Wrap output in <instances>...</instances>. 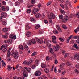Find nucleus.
Segmentation results:
<instances>
[{
    "label": "nucleus",
    "mask_w": 79,
    "mask_h": 79,
    "mask_svg": "<svg viewBox=\"0 0 79 79\" xmlns=\"http://www.w3.org/2000/svg\"><path fill=\"white\" fill-rule=\"evenodd\" d=\"M23 70L24 71L23 73V76L24 77H27L28 74V73H27L26 71H28V73H30L31 72V69L30 68H27V67H25L23 69Z\"/></svg>",
    "instance_id": "obj_1"
},
{
    "label": "nucleus",
    "mask_w": 79,
    "mask_h": 79,
    "mask_svg": "<svg viewBox=\"0 0 79 79\" xmlns=\"http://www.w3.org/2000/svg\"><path fill=\"white\" fill-rule=\"evenodd\" d=\"M59 18L60 19H63V22L64 23H66L68 21V17L67 16H66L63 18V16L62 15H59Z\"/></svg>",
    "instance_id": "obj_2"
},
{
    "label": "nucleus",
    "mask_w": 79,
    "mask_h": 79,
    "mask_svg": "<svg viewBox=\"0 0 79 79\" xmlns=\"http://www.w3.org/2000/svg\"><path fill=\"white\" fill-rule=\"evenodd\" d=\"M39 10L38 8H34L32 10L31 12L33 14L35 15L39 12Z\"/></svg>",
    "instance_id": "obj_3"
},
{
    "label": "nucleus",
    "mask_w": 79,
    "mask_h": 79,
    "mask_svg": "<svg viewBox=\"0 0 79 79\" xmlns=\"http://www.w3.org/2000/svg\"><path fill=\"white\" fill-rule=\"evenodd\" d=\"M55 17H56L55 15L53 13H51L50 15H48V18H51V19H55Z\"/></svg>",
    "instance_id": "obj_4"
},
{
    "label": "nucleus",
    "mask_w": 79,
    "mask_h": 79,
    "mask_svg": "<svg viewBox=\"0 0 79 79\" xmlns=\"http://www.w3.org/2000/svg\"><path fill=\"white\" fill-rule=\"evenodd\" d=\"M60 46L58 45H57L56 46H54L53 47V48L56 52L58 51L59 49L60 48Z\"/></svg>",
    "instance_id": "obj_5"
},
{
    "label": "nucleus",
    "mask_w": 79,
    "mask_h": 79,
    "mask_svg": "<svg viewBox=\"0 0 79 79\" xmlns=\"http://www.w3.org/2000/svg\"><path fill=\"white\" fill-rule=\"evenodd\" d=\"M52 41L54 44H56V43H57V42H56V40H57V39H56V38L55 36H53L52 37Z\"/></svg>",
    "instance_id": "obj_6"
},
{
    "label": "nucleus",
    "mask_w": 79,
    "mask_h": 79,
    "mask_svg": "<svg viewBox=\"0 0 79 79\" xmlns=\"http://www.w3.org/2000/svg\"><path fill=\"white\" fill-rule=\"evenodd\" d=\"M36 42H37L38 43L40 44H42L43 42H44V40H43V39L41 38L37 40Z\"/></svg>",
    "instance_id": "obj_7"
},
{
    "label": "nucleus",
    "mask_w": 79,
    "mask_h": 79,
    "mask_svg": "<svg viewBox=\"0 0 79 79\" xmlns=\"http://www.w3.org/2000/svg\"><path fill=\"white\" fill-rule=\"evenodd\" d=\"M14 58H15V59H17L18 57H19V56L18 55V52H14Z\"/></svg>",
    "instance_id": "obj_8"
},
{
    "label": "nucleus",
    "mask_w": 79,
    "mask_h": 79,
    "mask_svg": "<svg viewBox=\"0 0 79 79\" xmlns=\"http://www.w3.org/2000/svg\"><path fill=\"white\" fill-rule=\"evenodd\" d=\"M35 74L36 76H40L42 74V73L40 71H38L35 72Z\"/></svg>",
    "instance_id": "obj_9"
},
{
    "label": "nucleus",
    "mask_w": 79,
    "mask_h": 79,
    "mask_svg": "<svg viewBox=\"0 0 79 79\" xmlns=\"http://www.w3.org/2000/svg\"><path fill=\"white\" fill-rule=\"evenodd\" d=\"M13 42L11 39H8L7 40L4 41L5 43H8V44H12V42Z\"/></svg>",
    "instance_id": "obj_10"
},
{
    "label": "nucleus",
    "mask_w": 79,
    "mask_h": 79,
    "mask_svg": "<svg viewBox=\"0 0 79 79\" xmlns=\"http://www.w3.org/2000/svg\"><path fill=\"white\" fill-rule=\"evenodd\" d=\"M9 37L10 38H11V39H13V40H16V36L13 34H11L10 35Z\"/></svg>",
    "instance_id": "obj_11"
},
{
    "label": "nucleus",
    "mask_w": 79,
    "mask_h": 79,
    "mask_svg": "<svg viewBox=\"0 0 79 79\" xmlns=\"http://www.w3.org/2000/svg\"><path fill=\"white\" fill-rule=\"evenodd\" d=\"M74 57L75 59H76L77 60V61H79V54L77 53L76 54H75L74 56Z\"/></svg>",
    "instance_id": "obj_12"
},
{
    "label": "nucleus",
    "mask_w": 79,
    "mask_h": 79,
    "mask_svg": "<svg viewBox=\"0 0 79 79\" xmlns=\"http://www.w3.org/2000/svg\"><path fill=\"white\" fill-rule=\"evenodd\" d=\"M30 20L31 21L33 22V23H35V21H36V20H35V19L32 17L30 19Z\"/></svg>",
    "instance_id": "obj_13"
},
{
    "label": "nucleus",
    "mask_w": 79,
    "mask_h": 79,
    "mask_svg": "<svg viewBox=\"0 0 79 79\" xmlns=\"http://www.w3.org/2000/svg\"><path fill=\"white\" fill-rule=\"evenodd\" d=\"M1 15L2 17L6 18V13L5 12H2L1 13Z\"/></svg>",
    "instance_id": "obj_14"
},
{
    "label": "nucleus",
    "mask_w": 79,
    "mask_h": 79,
    "mask_svg": "<svg viewBox=\"0 0 79 79\" xmlns=\"http://www.w3.org/2000/svg\"><path fill=\"white\" fill-rule=\"evenodd\" d=\"M15 6H19L20 5V3L18 1L16 2L15 3Z\"/></svg>",
    "instance_id": "obj_15"
},
{
    "label": "nucleus",
    "mask_w": 79,
    "mask_h": 79,
    "mask_svg": "<svg viewBox=\"0 0 79 79\" xmlns=\"http://www.w3.org/2000/svg\"><path fill=\"white\" fill-rule=\"evenodd\" d=\"M31 44H36V41L34 39H31Z\"/></svg>",
    "instance_id": "obj_16"
},
{
    "label": "nucleus",
    "mask_w": 79,
    "mask_h": 79,
    "mask_svg": "<svg viewBox=\"0 0 79 79\" xmlns=\"http://www.w3.org/2000/svg\"><path fill=\"white\" fill-rule=\"evenodd\" d=\"M31 28V27H29V24H27L26 26V30H28V29H30Z\"/></svg>",
    "instance_id": "obj_17"
},
{
    "label": "nucleus",
    "mask_w": 79,
    "mask_h": 79,
    "mask_svg": "<svg viewBox=\"0 0 79 79\" xmlns=\"http://www.w3.org/2000/svg\"><path fill=\"white\" fill-rule=\"evenodd\" d=\"M49 51L50 53L53 54L54 53V52H53V49L52 48H50L49 49Z\"/></svg>",
    "instance_id": "obj_18"
},
{
    "label": "nucleus",
    "mask_w": 79,
    "mask_h": 79,
    "mask_svg": "<svg viewBox=\"0 0 79 79\" xmlns=\"http://www.w3.org/2000/svg\"><path fill=\"white\" fill-rule=\"evenodd\" d=\"M39 60L38 59H37L35 60V66H38L39 65Z\"/></svg>",
    "instance_id": "obj_19"
},
{
    "label": "nucleus",
    "mask_w": 79,
    "mask_h": 79,
    "mask_svg": "<svg viewBox=\"0 0 79 79\" xmlns=\"http://www.w3.org/2000/svg\"><path fill=\"white\" fill-rule=\"evenodd\" d=\"M65 65V63H63L62 64H61L60 65V68L61 69H63V68L64 65Z\"/></svg>",
    "instance_id": "obj_20"
},
{
    "label": "nucleus",
    "mask_w": 79,
    "mask_h": 79,
    "mask_svg": "<svg viewBox=\"0 0 79 79\" xmlns=\"http://www.w3.org/2000/svg\"><path fill=\"white\" fill-rule=\"evenodd\" d=\"M26 35L28 37H31V33L29 32H27V33Z\"/></svg>",
    "instance_id": "obj_21"
},
{
    "label": "nucleus",
    "mask_w": 79,
    "mask_h": 79,
    "mask_svg": "<svg viewBox=\"0 0 79 79\" xmlns=\"http://www.w3.org/2000/svg\"><path fill=\"white\" fill-rule=\"evenodd\" d=\"M38 32L40 34H42L44 33V30L42 29H40L38 31Z\"/></svg>",
    "instance_id": "obj_22"
},
{
    "label": "nucleus",
    "mask_w": 79,
    "mask_h": 79,
    "mask_svg": "<svg viewBox=\"0 0 79 79\" xmlns=\"http://www.w3.org/2000/svg\"><path fill=\"white\" fill-rule=\"evenodd\" d=\"M7 67V69H8L9 71L11 70V69H13V67H11V65H8Z\"/></svg>",
    "instance_id": "obj_23"
},
{
    "label": "nucleus",
    "mask_w": 79,
    "mask_h": 79,
    "mask_svg": "<svg viewBox=\"0 0 79 79\" xmlns=\"http://www.w3.org/2000/svg\"><path fill=\"white\" fill-rule=\"evenodd\" d=\"M56 27L57 29H58V30L59 32H62L60 28V26L58 25H57Z\"/></svg>",
    "instance_id": "obj_24"
},
{
    "label": "nucleus",
    "mask_w": 79,
    "mask_h": 79,
    "mask_svg": "<svg viewBox=\"0 0 79 79\" xmlns=\"http://www.w3.org/2000/svg\"><path fill=\"white\" fill-rule=\"evenodd\" d=\"M40 16H41V15L39 13L35 15L36 18H40Z\"/></svg>",
    "instance_id": "obj_25"
},
{
    "label": "nucleus",
    "mask_w": 79,
    "mask_h": 79,
    "mask_svg": "<svg viewBox=\"0 0 79 79\" xmlns=\"http://www.w3.org/2000/svg\"><path fill=\"white\" fill-rule=\"evenodd\" d=\"M42 68H44L45 67H46V66H47V65L46 64H44V63H41V65Z\"/></svg>",
    "instance_id": "obj_26"
},
{
    "label": "nucleus",
    "mask_w": 79,
    "mask_h": 79,
    "mask_svg": "<svg viewBox=\"0 0 79 79\" xmlns=\"http://www.w3.org/2000/svg\"><path fill=\"white\" fill-rule=\"evenodd\" d=\"M7 50H8V48H5L2 51H1V52H2V53H5Z\"/></svg>",
    "instance_id": "obj_27"
},
{
    "label": "nucleus",
    "mask_w": 79,
    "mask_h": 79,
    "mask_svg": "<svg viewBox=\"0 0 79 79\" xmlns=\"http://www.w3.org/2000/svg\"><path fill=\"white\" fill-rule=\"evenodd\" d=\"M79 31V28L77 27V29H75L74 30V32L76 34L77 33V32H78Z\"/></svg>",
    "instance_id": "obj_28"
},
{
    "label": "nucleus",
    "mask_w": 79,
    "mask_h": 79,
    "mask_svg": "<svg viewBox=\"0 0 79 79\" xmlns=\"http://www.w3.org/2000/svg\"><path fill=\"white\" fill-rule=\"evenodd\" d=\"M27 43L28 45H31V44H32L31 40H27Z\"/></svg>",
    "instance_id": "obj_29"
},
{
    "label": "nucleus",
    "mask_w": 79,
    "mask_h": 79,
    "mask_svg": "<svg viewBox=\"0 0 79 79\" xmlns=\"http://www.w3.org/2000/svg\"><path fill=\"white\" fill-rule=\"evenodd\" d=\"M19 48L20 49L22 50H24V48L23 47V45H20L19 46Z\"/></svg>",
    "instance_id": "obj_30"
},
{
    "label": "nucleus",
    "mask_w": 79,
    "mask_h": 79,
    "mask_svg": "<svg viewBox=\"0 0 79 79\" xmlns=\"http://www.w3.org/2000/svg\"><path fill=\"white\" fill-rule=\"evenodd\" d=\"M1 9L3 11H6V8H5V7L4 6H2L1 7Z\"/></svg>",
    "instance_id": "obj_31"
},
{
    "label": "nucleus",
    "mask_w": 79,
    "mask_h": 79,
    "mask_svg": "<svg viewBox=\"0 0 79 79\" xmlns=\"http://www.w3.org/2000/svg\"><path fill=\"white\" fill-rule=\"evenodd\" d=\"M24 48L25 50H27L29 49V47H28V46H27V45H25L24 46Z\"/></svg>",
    "instance_id": "obj_32"
},
{
    "label": "nucleus",
    "mask_w": 79,
    "mask_h": 79,
    "mask_svg": "<svg viewBox=\"0 0 79 79\" xmlns=\"http://www.w3.org/2000/svg\"><path fill=\"white\" fill-rule=\"evenodd\" d=\"M10 49H9V50L8 51V53H7V57L9 58L10 57Z\"/></svg>",
    "instance_id": "obj_33"
},
{
    "label": "nucleus",
    "mask_w": 79,
    "mask_h": 79,
    "mask_svg": "<svg viewBox=\"0 0 79 79\" xmlns=\"http://www.w3.org/2000/svg\"><path fill=\"white\" fill-rule=\"evenodd\" d=\"M29 61L30 63H33L34 61V59H29Z\"/></svg>",
    "instance_id": "obj_34"
},
{
    "label": "nucleus",
    "mask_w": 79,
    "mask_h": 79,
    "mask_svg": "<svg viewBox=\"0 0 79 79\" xmlns=\"http://www.w3.org/2000/svg\"><path fill=\"white\" fill-rule=\"evenodd\" d=\"M48 19L49 20L50 23H52V19L48 17Z\"/></svg>",
    "instance_id": "obj_35"
},
{
    "label": "nucleus",
    "mask_w": 79,
    "mask_h": 79,
    "mask_svg": "<svg viewBox=\"0 0 79 79\" xmlns=\"http://www.w3.org/2000/svg\"><path fill=\"white\" fill-rule=\"evenodd\" d=\"M62 27L63 29H67V27H66V26L64 24L62 25Z\"/></svg>",
    "instance_id": "obj_36"
},
{
    "label": "nucleus",
    "mask_w": 79,
    "mask_h": 79,
    "mask_svg": "<svg viewBox=\"0 0 79 79\" xmlns=\"http://www.w3.org/2000/svg\"><path fill=\"white\" fill-rule=\"evenodd\" d=\"M8 29L7 28H4L3 29V31L5 32H6L8 31Z\"/></svg>",
    "instance_id": "obj_37"
},
{
    "label": "nucleus",
    "mask_w": 79,
    "mask_h": 79,
    "mask_svg": "<svg viewBox=\"0 0 79 79\" xmlns=\"http://www.w3.org/2000/svg\"><path fill=\"white\" fill-rule=\"evenodd\" d=\"M31 3L32 4H34L35 3V0H31Z\"/></svg>",
    "instance_id": "obj_38"
},
{
    "label": "nucleus",
    "mask_w": 79,
    "mask_h": 79,
    "mask_svg": "<svg viewBox=\"0 0 79 79\" xmlns=\"http://www.w3.org/2000/svg\"><path fill=\"white\" fill-rule=\"evenodd\" d=\"M44 70L45 73H49V70L48 69L46 68Z\"/></svg>",
    "instance_id": "obj_39"
},
{
    "label": "nucleus",
    "mask_w": 79,
    "mask_h": 79,
    "mask_svg": "<svg viewBox=\"0 0 79 79\" xmlns=\"http://www.w3.org/2000/svg\"><path fill=\"white\" fill-rule=\"evenodd\" d=\"M52 4V1H49L47 4V6H49V5H50Z\"/></svg>",
    "instance_id": "obj_40"
},
{
    "label": "nucleus",
    "mask_w": 79,
    "mask_h": 79,
    "mask_svg": "<svg viewBox=\"0 0 79 79\" xmlns=\"http://www.w3.org/2000/svg\"><path fill=\"white\" fill-rule=\"evenodd\" d=\"M2 37L3 38H5L6 39H7L8 38V36L6 35H2Z\"/></svg>",
    "instance_id": "obj_41"
},
{
    "label": "nucleus",
    "mask_w": 79,
    "mask_h": 79,
    "mask_svg": "<svg viewBox=\"0 0 79 79\" xmlns=\"http://www.w3.org/2000/svg\"><path fill=\"white\" fill-rule=\"evenodd\" d=\"M53 33L56 34H58V31L56 30H55L53 31Z\"/></svg>",
    "instance_id": "obj_42"
},
{
    "label": "nucleus",
    "mask_w": 79,
    "mask_h": 79,
    "mask_svg": "<svg viewBox=\"0 0 79 79\" xmlns=\"http://www.w3.org/2000/svg\"><path fill=\"white\" fill-rule=\"evenodd\" d=\"M31 9H28L27 12V13H31Z\"/></svg>",
    "instance_id": "obj_43"
},
{
    "label": "nucleus",
    "mask_w": 79,
    "mask_h": 79,
    "mask_svg": "<svg viewBox=\"0 0 79 79\" xmlns=\"http://www.w3.org/2000/svg\"><path fill=\"white\" fill-rule=\"evenodd\" d=\"M28 8H32V7H33V5H31L30 4H29L28 5Z\"/></svg>",
    "instance_id": "obj_44"
},
{
    "label": "nucleus",
    "mask_w": 79,
    "mask_h": 79,
    "mask_svg": "<svg viewBox=\"0 0 79 79\" xmlns=\"http://www.w3.org/2000/svg\"><path fill=\"white\" fill-rule=\"evenodd\" d=\"M39 27H40V25H39V24L37 25L35 27V28L36 29H39Z\"/></svg>",
    "instance_id": "obj_45"
},
{
    "label": "nucleus",
    "mask_w": 79,
    "mask_h": 79,
    "mask_svg": "<svg viewBox=\"0 0 79 79\" xmlns=\"http://www.w3.org/2000/svg\"><path fill=\"white\" fill-rule=\"evenodd\" d=\"M59 40H60V41H61V42H63L64 41V40H63V38H60L59 39Z\"/></svg>",
    "instance_id": "obj_46"
},
{
    "label": "nucleus",
    "mask_w": 79,
    "mask_h": 79,
    "mask_svg": "<svg viewBox=\"0 0 79 79\" xmlns=\"http://www.w3.org/2000/svg\"><path fill=\"white\" fill-rule=\"evenodd\" d=\"M36 55H37V53L34 52V53H32V54L31 55V56H34Z\"/></svg>",
    "instance_id": "obj_47"
},
{
    "label": "nucleus",
    "mask_w": 79,
    "mask_h": 79,
    "mask_svg": "<svg viewBox=\"0 0 79 79\" xmlns=\"http://www.w3.org/2000/svg\"><path fill=\"white\" fill-rule=\"evenodd\" d=\"M75 16H77L78 18H79V12H78L76 14Z\"/></svg>",
    "instance_id": "obj_48"
},
{
    "label": "nucleus",
    "mask_w": 79,
    "mask_h": 79,
    "mask_svg": "<svg viewBox=\"0 0 79 79\" xmlns=\"http://www.w3.org/2000/svg\"><path fill=\"white\" fill-rule=\"evenodd\" d=\"M71 63L69 62H67V63H66V64L68 66H70V65H71Z\"/></svg>",
    "instance_id": "obj_49"
},
{
    "label": "nucleus",
    "mask_w": 79,
    "mask_h": 79,
    "mask_svg": "<svg viewBox=\"0 0 79 79\" xmlns=\"http://www.w3.org/2000/svg\"><path fill=\"white\" fill-rule=\"evenodd\" d=\"M37 66L36 65H33V66H32L31 68L32 69H34Z\"/></svg>",
    "instance_id": "obj_50"
},
{
    "label": "nucleus",
    "mask_w": 79,
    "mask_h": 79,
    "mask_svg": "<svg viewBox=\"0 0 79 79\" xmlns=\"http://www.w3.org/2000/svg\"><path fill=\"white\" fill-rule=\"evenodd\" d=\"M54 63L55 64H57L58 63V60H55L54 61Z\"/></svg>",
    "instance_id": "obj_51"
},
{
    "label": "nucleus",
    "mask_w": 79,
    "mask_h": 79,
    "mask_svg": "<svg viewBox=\"0 0 79 79\" xmlns=\"http://www.w3.org/2000/svg\"><path fill=\"white\" fill-rule=\"evenodd\" d=\"M60 5L61 7H62V8H63V9H64V6L63 4L61 5V4H60Z\"/></svg>",
    "instance_id": "obj_52"
},
{
    "label": "nucleus",
    "mask_w": 79,
    "mask_h": 79,
    "mask_svg": "<svg viewBox=\"0 0 79 79\" xmlns=\"http://www.w3.org/2000/svg\"><path fill=\"white\" fill-rule=\"evenodd\" d=\"M75 67L77 68H79V64H76L75 66Z\"/></svg>",
    "instance_id": "obj_53"
},
{
    "label": "nucleus",
    "mask_w": 79,
    "mask_h": 79,
    "mask_svg": "<svg viewBox=\"0 0 79 79\" xmlns=\"http://www.w3.org/2000/svg\"><path fill=\"white\" fill-rule=\"evenodd\" d=\"M6 2L5 1H2V4L3 5H6Z\"/></svg>",
    "instance_id": "obj_54"
},
{
    "label": "nucleus",
    "mask_w": 79,
    "mask_h": 79,
    "mask_svg": "<svg viewBox=\"0 0 79 79\" xmlns=\"http://www.w3.org/2000/svg\"><path fill=\"white\" fill-rule=\"evenodd\" d=\"M75 71L77 74H78L79 73V71L77 70V69H75Z\"/></svg>",
    "instance_id": "obj_55"
},
{
    "label": "nucleus",
    "mask_w": 79,
    "mask_h": 79,
    "mask_svg": "<svg viewBox=\"0 0 79 79\" xmlns=\"http://www.w3.org/2000/svg\"><path fill=\"white\" fill-rule=\"evenodd\" d=\"M44 23L45 24H48V21L47 20H44Z\"/></svg>",
    "instance_id": "obj_56"
},
{
    "label": "nucleus",
    "mask_w": 79,
    "mask_h": 79,
    "mask_svg": "<svg viewBox=\"0 0 79 79\" xmlns=\"http://www.w3.org/2000/svg\"><path fill=\"white\" fill-rule=\"evenodd\" d=\"M60 11V12H61V13H64V10H63L61 9Z\"/></svg>",
    "instance_id": "obj_57"
},
{
    "label": "nucleus",
    "mask_w": 79,
    "mask_h": 79,
    "mask_svg": "<svg viewBox=\"0 0 79 79\" xmlns=\"http://www.w3.org/2000/svg\"><path fill=\"white\" fill-rule=\"evenodd\" d=\"M2 25H4V26H5V25H6V23L5 22H4L2 23Z\"/></svg>",
    "instance_id": "obj_58"
},
{
    "label": "nucleus",
    "mask_w": 79,
    "mask_h": 79,
    "mask_svg": "<svg viewBox=\"0 0 79 79\" xmlns=\"http://www.w3.org/2000/svg\"><path fill=\"white\" fill-rule=\"evenodd\" d=\"M78 37H79V36H74V39H78Z\"/></svg>",
    "instance_id": "obj_59"
},
{
    "label": "nucleus",
    "mask_w": 79,
    "mask_h": 79,
    "mask_svg": "<svg viewBox=\"0 0 79 79\" xmlns=\"http://www.w3.org/2000/svg\"><path fill=\"white\" fill-rule=\"evenodd\" d=\"M18 79H24V77H18Z\"/></svg>",
    "instance_id": "obj_60"
},
{
    "label": "nucleus",
    "mask_w": 79,
    "mask_h": 79,
    "mask_svg": "<svg viewBox=\"0 0 79 79\" xmlns=\"http://www.w3.org/2000/svg\"><path fill=\"white\" fill-rule=\"evenodd\" d=\"M2 66H6V64L5 63H3L2 64Z\"/></svg>",
    "instance_id": "obj_61"
},
{
    "label": "nucleus",
    "mask_w": 79,
    "mask_h": 79,
    "mask_svg": "<svg viewBox=\"0 0 79 79\" xmlns=\"http://www.w3.org/2000/svg\"><path fill=\"white\" fill-rule=\"evenodd\" d=\"M41 6H42V5L40 4H39L38 5V7L39 8H40V7H41Z\"/></svg>",
    "instance_id": "obj_62"
},
{
    "label": "nucleus",
    "mask_w": 79,
    "mask_h": 79,
    "mask_svg": "<svg viewBox=\"0 0 79 79\" xmlns=\"http://www.w3.org/2000/svg\"><path fill=\"white\" fill-rule=\"evenodd\" d=\"M56 67H55L54 68V72L55 73H56Z\"/></svg>",
    "instance_id": "obj_63"
},
{
    "label": "nucleus",
    "mask_w": 79,
    "mask_h": 79,
    "mask_svg": "<svg viewBox=\"0 0 79 79\" xmlns=\"http://www.w3.org/2000/svg\"><path fill=\"white\" fill-rule=\"evenodd\" d=\"M13 79H18V77H13Z\"/></svg>",
    "instance_id": "obj_64"
}]
</instances>
